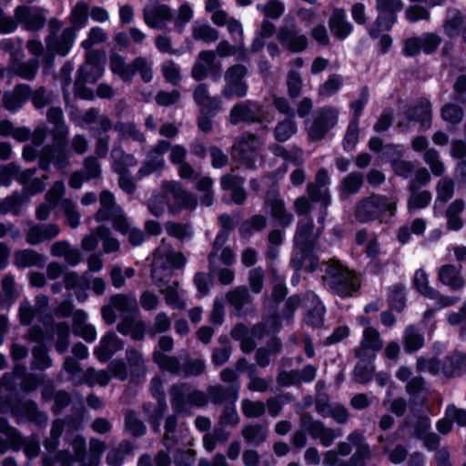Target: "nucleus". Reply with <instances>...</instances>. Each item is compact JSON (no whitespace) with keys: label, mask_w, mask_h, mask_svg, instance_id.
<instances>
[{"label":"nucleus","mask_w":466,"mask_h":466,"mask_svg":"<svg viewBox=\"0 0 466 466\" xmlns=\"http://www.w3.org/2000/svg\"><path fill=\"white\" fill-rule=\"evenodd\" d=\"M186 259L179 252H175L165 240L156 249L152 266V279L164 296L165 302L173 309L186 307L184 291L179 289L177 280L171 282L173 271L184 267Z\"/></svg>","instance_id":"obj_1"},{"label":"nucleus","mask_w":466,"mask_h":466,"mask_svg":"<svg viewBox=\"0 0 466 466\" xmlns=\"http://www.w3.org/2000/svg\"><path fill=\"white\" fill-rule=\"evenodd\" d=\"M47 120L54 125L52 131L53 145L46 146L41 149L39 166L42 169H48L51 164L57 169L66 168L69 164L70 154L65 148L68 128L65 124L62 109L60 107L49 108Z\"/></svg>","instance_id":"obj_2"},{"label":"nucleus","mask_w":466,"mask_h":466,"mask_svg":"<svg viewBox=\"0 0 466 466\" xmlns=\"http://www.w3.org/2000/svg\"><path fill=\"white\" fill-rule=\"evenodd\" d=\"M396 200L382 194L361 198L354 207V218L361 224L388 222L396 212Z\"/></svg>","instance_id":"obj_3"},{"label":"nucleus","mask_w":466,"mask_h":466,"mask_svg":"<svg viewBox=\"0 0 466 466\" xmlns=\"http://www.w3.org/2000/svg\"><path fill=\"white\" fill-rule=\"evenodd\" d=\"M313 221L310 218H304L298 222L294 237L296 255L290 260L292 267L296 270L299 269L308 259L311 260L309 264L310 270H314L317 267V263L311 257L315 251L316 242L321 234L323 226L318 228L316 233L313 232Z\"/></svg>","instance_id":"obj_4"},{"label":"nucleus","mask_w":466,"mask_h":466,"mask_svg":"<svg viewBox=\"0 0 466 466\" xmlns=\"http://www.w3.org/2000/svg\"><path fill=\"white\" fill-rule=\"evenodd\" d=\"M75 451V460L67 451H60L55 461L50 462L48 458H45L43 466H72L75 461H77L79 466H97L100 463L101 456L106 450V444L96 439L90 440L89 452L86 453V440L81 436H76L72 443Z\"/></svg>","instance_id":"obj_5"},{"label":"nucleus","mask_w":466,"mask_h":466,"mask_svg":"<svg viewBox=\"0 0 466 466\" xmlns=\"http://www.w3.org/2000/svg\"><path fill=\"white\" fill-rule=\"evenodd\" d=\"M104 72V62L98 52L88 51L86 63L79 68L78 76L74 89L76 96L83 99H93L94 94L90 88L85 87V83H95Z\"/></svg>","instance_id":"obj_6"},{"label":"nucleus","mask_w":466,"mask_h":466,"mask_svg":"<svg viewBox=\"0 0 466 466\" xmlns=\"http://www.w3.org/2000/svg\"><path fill=\"white\" fill-rule=\"evenodd\" d=\"M324 279L330 290L340 297L351 296L359 288L356 274L336 260L329 264Z\"/></svg>","instance_id":"obj_7"},{"label":"nucleus","mask_w":466,"mask_h":466,"mask_svg":"<svg viewBox=\"0 0 466 466\" xmlns=\"http://www.w3.org/2000/svg\"><path fill=\"white\" fill-rule=\"evenodd\" d=\"M417 370L419 371H428L431 374H442L447 378H453L461 375L466 370V356L454 352L449 355L442 365L436 359L427 360L420 357L417 360Z\"/></svg>","instance_id":"obj_8"},{"label":"nucleus","mask_w":466,"mask_h":466,"mask_svg":"<svg viewBox=\"0 0 466 466\" xmlns=\"http://www.w3.org/2000/svg\"><path fill=\"white\" fill-rule=\"evenodd\" d=\"M273 116L264 106L252 100H246L236 104L230 110L229 122L238 125L247 123H270Z\"/></svg>","instance_id":"obj_9"},{"label":"nucleus","mask_w":466,"mask_h":466,"mask_svg":"<svg viewBox=\"0 0 466 466\" xmlns=\"http://www.w3.org/2000/svg\"><path fill=\"white\" fill-rule=\"evenodd\" d=\"M171 404L176 412L186 411L188 406L203 407L208 403L204 391L193 389L189 384L179 383L170 389Z\"/></svg>","instance_id":"obj_10"},{"label":"nucleus","mask_w":466,"mask_h":466,"mask_svg":"<svg viewBox=\"0 0 466 466\" xmlns=\"http://www.w3.org/2000/svg\"><path fill=\"white\" fill-rule=\"evenodd\" d=\"M379 15L375 25L370 28V35L378 37L384 31H389L397 20V13L403 8L402 0H376Z\"/></svg>","instance_id":"obj_11"},{"label":"nucleus","mask_w":466,"mask_h":466,"mask_svg":"<svg viewBox=\"0 0 466 466\" xmlns=\"http://www.w3.org/2000/svg\"><path fill=\"white\" fill-rule=\"evenodd\" d=\"M98 222L112 220L113 228L116 231H125L127 229V217L122 208L115 203V198L112 193L104 190L100 194V208L95 215Z\"/></svg>","instance_id":"obj_12"},{"label":"nucleus","mask_w":466,"mask_h":466,"mask_svg":"<svg viewBox=\"0 0 466 466\" xmlns=\"http://www.w3.org/2000/svg\"><path fill=\"white\" fill-rule=\"evenodd\" d=\"M248 68L243 65H234L225 72V86L221 90V96L227 99L244 97L248 93V84L245 77Z\"/></svg>","instance_id":"obj_13"},{"label":"nucleus","mask_w":466,"mask_h":466,"mask_svg":"<svg viewBox=\"0 0 466 466\" xmlns=\"http://www.w3.org/2000/svg\"><path fill=\"white\" fill-rule=\"evenodd\" d=\"M161 189L172 199V203L168 205L172 212H177L181 209L192 211L197 208V197L193 193L184 189L179 182L163 181Z\"/></svg>","instance_id":"obj_14"},{"label":"nucleus","mask_w":466,"mask_h":466,"mask_svg":"<svg viewBox=\"0 0 466 466\" xmlns=\"http://www.w3.org/2000/svg\"><path fill=\"white\" fill-rule=\"evenodd\" d=\"M161 189L172 199V203L168 205L172 212H177L181 209L192 211L197 208V197L193 193L184 189L179 182L163 181Z\"/></svg>","instance_id":"obj_15"},{"label":"nucleus","mask_w":466,"mask_h":466,"mask_svg":"<svg viewBox=\"0 0 466 466\" xmlns=\"http://www.w3.org/2000/svg\"><path fill=\"white\" fill-rule=\"evenodd\" d=\"M339 119V109L333 106H326L317 110L311 123H307L306 127L310 139L320 140L327 132L336 126Z\"/></svg>","instance_id":"obj_16"},{"label":"nucleus","mask_w":466,"mask_h":466,"mask_svg":"<svg viewBox=\"0 0 466 466\" xmlns=\"http://www.w3.org/2000/svg\"><path fill=\"white\" fill-rule=\"evenodd\" d=\"M262 142L251 134H243L232 148V157L238 162L250 167L259 156Z\"/></svg>","instance_id":"obj_17"},{"label":"nucleus","mask_w":466,"mask_h":466,"mask_svg":"<svg viewBox=\"0 0 466 466\" xmlns=\"http://www.w3.org/2000/svg\"><path fill=\"white\" fill-rule=\"evenodd\" d=\"M300 427L313 439H319L324 447L330 446L335 439L342 436L340 430L326 427L321 421L315 420L309 413H304L300 417Z\"/></svg>","instance_id":"obj_18"},{"label":"nucleus","mask_w":466,"mask_h":466,"mask_svg":"<svg viewBox=\"0 0 466 466\" xmlns=\"http://www.w3.org/2000/svg\"><path fill=\"white\" fill-rule=\"evenodd\" d=\"M170 148V143L166 140H160L154 148L148 152L147 158L142 162L136 177L142 179L153 173L161 172L166 162L164 154Z\"/></svg>","instance_id":"obj_19"},{"label":"nucleus","mask_w":466,"mask_h":466,"mask_svg":"<svg viewBox=\"0 0 466 466\" xmlns=\"http://www.w3.org/2000/svg\"><path fill=\"white\" fill-rule=\"evenodd\" d=\"M277 38L281 46L291 53L303 52L309 45L307 35L300 33L295 25L280 26Z\"/></svg>","instance_id":"obj_20"},{"label":"nucleus","mask_w":466,"mask_h":466,"mask_svg":"<svg viewBox=\"0 0 466 466\" xmlns=\"http://www.w3.org/2000/svg\"><path fill=\"white\" fill-rule=\"evenodd\" d=\"M329 183L330 179L328 171L321 168L318 171L315 181L309 183L307 187L310 200L320 203L325 208H327L331 202L329 189Z\"/></svg>","instance_id":"obj_21"},{"label":"nucleus","mask_w":466,"mask_h":466,"mask_svg":"<svg viewBox=\"0 0 466 466\" xmlns=\"http://www.w3.org/2000/svg\"><path fill=\"white\" fill-rule=\"evenodd\" d=\"M145 23L151 28L164 29L172 20L171 9L166 5H148L143 10Z\"/></svg>","instance_id":"obj_22"},{"label":"nucleus","mask_w":466,"mask_h":466,"mask_svg":"<svg viewBox=\"0 0 466 466\" xmlns=\"http://www.w3.org/2000/svg\"><path fill=\"white\" fill-rule=\"evenodd\" d=\"M15 16L16 21L29 31L41 29L46 22L44 11L38 7L18 6L15 11Z\"/></svg>","instance_id":"obj_23"},{"label":"nucleus","mask_w":466,"mask_h":466,"mask_svg":"<svg viewBox=\"0 0 466 466\" xmlns=\"http://www.w3.org/2000/svg\"><path fill=\"white\" fill-rule=\"evenodd\" d=\"M264 209L282 227L293 221V216L287 211L283 199L272 192H268L265 198Z\"/></svg>","instance_id":"obj_24"},{"label":"nucleus","mask_w":466,"mask_h":466,"mask_svg":"<svg viewBox=\"0 0 466 466\" xmlns=\"http://www.w3.org/2000/svg\"><path fill=\"white\" fill-rule=\"evenodd\" d=\"M304 308L307 309L304 321L312 327H319L323 323L325 307L314 292L304 295Z\"/></svg>","instance_id":"obj_25"},{"label":"nucleus","mask_w":466,"mask_h":466,"mask_svg":"<svg viewBox=\"0 0 466 466\" xmlns=\"http://www.w3.org/2000/svg\"><path fill=\"white\" fill-rule=\"evenodd\" d=\"M462 267L451 264L442 265L438 270V279L451 290H461L466 286V279L461 273Z\"/></svg>","instance_id":"obj_26"},{"label":"nucleus","mask_w":466,"mask_h":466,"mask_svg":"<svg viewBox=\"0 0 466 466\" xmlns=\"http://www.w3.org/2000/svg\"><path fill=\"white\" fill-rule=\"evenodd\" d=\"M36 169L28 168L20 172L15 179L23 187V195L27 198L42 192L46 187V176L41 178L35 177Z\"/></svg>","instance_id":"obj_27"},{"label":"nucleus","mask_w":466,"mask_h":466,"mask_svg":"<svg viewBox=\"0 0 466 466\" xmlns=\"http://www.w3.org/2000/svg\"><path fill=\"white\" fill-rule=\"evenodd\" d=\"M59 233L60 228L55 223L46 225L31 223L26 231V242L29 245L35 246L55 238Z\"/></svg>","instance_id":"obj_28"},{"label":"nucleus","mask_w":466,"mask_h":466,"mask_svg":"<svg viewBox=\"0 0 466 466\" xmlns=\"http://www.w3.org/2000/svg\"><path fill=\"white\" fill-rule=\"evenodd\" d=\"M74 28H65L60 36L49 35L46 38V48L48 52L65 56L71 50L76 40Z\"/></svg>","instance_id":"obj_29"},{"label":"nucleus","mask_w":466,"mask_h":466,"mask_svg":"<svg viewBox=\"0 0 466 466\" xmlns=\"http://www.w3.org/2000/svg\"><path fill=\"white\" fill-rule=\"evenodd\" d=\"M124 342L116 334L108 332L104 335L98 346L95 349L94 354L100 362L107 361L115 353L121 350Z\"/></svg>","instance_id":"obj_30"},{"label":"nucleus","mask_w":466,"mask_h":466,"mask_svg":"<svg viewBox=\"0 0 466 466\" xmlns=\"http://www.w3.org/2000/svg\"><path fill=\"white\" fill-rule=\"evenodd\" d=\"M348 440L356 447V451L348 463L350 466H365L366 461L371 456V451L369 445L364 442L363 434L359 431H354L348 436Z\"/></svg>","instance_id":"obj_31"},{"label":"nucleus","mask_w":466,"mask_h":466,"mask_svg":"<svg viewBox=\"0 0 466 466\" xmlns=\"http://www.w3.org/2000/svg\"><path fill=\"white\" fill-rule=\"evenodd\" d=\"M65 185L62 181H56L52 187L46 192V199L48 204H41L35 211L36 218L39 220H46L49 218L51 208H55L59 199L65 194Z\"/></svg>","instance_id":"obj_32"},{"label":"nucleus","mask_w":466,"mask_h":466,"mask_svg":"<svg viewBox=\"0 0 466 466\" xmlns=\"http://www.w3.org/2000/svg\"><path fill=\"white\" fill-rule=\"evenodd\" d=\"M80 127L90 125V132L93 137H99L100 131L106 132L111 129L112 123L110 119L102 115H98L96 109L87 110L78 122Z\"/></svg>","instance_id":"obj_33"},{"label":"nucleus","mask_w":466,"mask_h":466,"mask_svg":"<svg viewBox=\"0 0 466 466\" xmlns=\"http://www.w3.org/2000/svg\"><path fill=\"white\" fill-rule=\"evenodd\" d=\"M31 89L25 84L17 85L14 90L5 92L3 96L4 106L6 110H19L29 98Z\"/></svg>","instance_id":"obj_34"},{"label":"nucleus","mask_w":466,"mask_h":466,"mask_svg":"<svg viewBox=\"0 0 466 466\" xmlns=\"http://www.w3.org/2000/svg\"><path fill=\"white\" fill-rule=\"evenodd\" d=\"M329 26L333 35L339 39H345L352 31V25L347 20L346 12L340 8L333 10Z\"/></svg>","instance_id":"obj_35"},{"label":"nucleus","mask_w":466,"mask_h":466,"mask_svg":"<svg viewBox=\"0 0 466 466\" xmlns=\"http://www.w3.org/2000/svg\"><path fill=\"white\" fill-rule=\"evenodd\" d=\"M215 53L213 51H201L195 61L191 70L192 77L200 81L205 79L208 73L214 68Z\"/></svg>","instance_id":"obj_36"},{"label":"nucleus","mask_w":466,"mask_h":466,"mask_svg":"<svg viewBox=\"0 0 466 466\" xmlns=\"http://www.w3.org/2000/svg\"><path fill=\"white\" fill-rule=\"evenodd\" d=\"M64 284L66 289L75 290L76 298L79 301L86 299L85 293L89 289V278L87 273L79 276L76 272H68L64 276Z\"/></svg>","instance_id":"obj_37"},{"label":"nucleus","mask_w":466,"mask_h":466,"mask_svg":"<svg viewBox=\"0 0 466 466\" xmlns=\"http://www.w3.org/2000/svg\"><path fill=\"white\" fill-rule=\"evenodd\" d=\"M316 411L324 418H332L337 423L343 424L349 418L348 410L339 403H324L318 400L315 405Z\"/></svg>","instance_id":"obj_38"},{"label":"nucleus","mask_w":466,"mask_h":466,"mask_svg":"<svg viewBox=\"0 0 466 466\" xmlns=\"http://www.w3.org/2000/svg\"><path fill=\"white\" fill-rule=\"evenodd\" d=\"M86 319L85 311L76 310L73 315V332L86 341L93 342L96 339V331L94 326L86 323Z\"/></svg>","instance_id":"obj_39"},{"label":"nucleus","mask_w":466,"mask_h":466,"mask_svg":"<svg viewBox=\"0 0 466 466\" xmlns=\"http://www.w3.org/2000/svg\"><path fill=\"white\" fill-rule=\"evenodd\" d=\"M111 304L119 311L123 319L137 316L138 313L137 302L134 294H117L111 298Z\"/></svg>","instance_id":"obj_40"},{"label":"nucleus","mask_w":466,"mask_h":466,"mask_svg":"<svg viewBox=\"0 0 466 466\" xmlns=\"http://www.w3.org/2000/svg\"><path fill=\"white\" fill-rule=\"evenodd\" d=\"M220 184L224 190L231 191V198L234 203L238 205L244 203L247 198V193L243 188V178L228 174L222 177Z\"/></svg>","instance_id":"obj_41"},{"label":"nucleus","mask_w":466,"mask_h":466,"mask_svg":"<svg viewBox=\"0 0 466 466\" xmlns=\"http://www.w3.org/2000/svg\"><path fill=\"white\" fill-rule=\"evenodd\" d=\"M365 254L370 259V268L374 273H379L388 264L385 253L375 238L369 239Z\"/></svg>","instance_id":"obj_42"},{"label":"nucleus","mask_w":466,"mask_h":466,"mask_svg":"<svg viewBox=\"0 0 466 466\" xmlns=\"http://www.w3.org/2000/svg\"><path fill=\"white\" fill-rule=\"evenodd\" d=\"M382 348V340L377 329L367 327L363 331V337L360 342V347L356 350V356L363 358L366 352L370 350L372 352L379 351Z\"/></svg>","instance_id":"obj_43"},{"label":"nucleus","mask_w":466,"mask_h":466,"mask_svg":"<svg viewBox=\"0 0 466 466\" xmlns=\"http://www.w3.org/2000/svg\"><path fill=\"white\" fill-rule=\"evenodd\" d=\"M150 390L153 397L157 400V407L156 409L155 420L153 423V429L155 431H159L160 420L166 410V396L163 390V382L158 378L156 377L151 380L150 382Z\"/></svg>","instance_id":"obj_44"},{"label":"nucleus","mask_w":466,"mask_h":466,"mask_svg":"<svg viewBox=\"0 0 466 466\" xmlns=\"http://www.w3.org/2000/svg\"><path fill=\"white\" fill-rule=\"evenodd\" d=\"M47 135V127L45 124L38 125L33 133H31V140L32 145H27L23 149V157L26 161H33L36 158V157L40 156V153L37 154V147H40Z\"/></svg>","instance_id":"obj_45"},{"label":"nucleus","mask_w":466,"mask_h":466,"mask_svg":"<svg viewBox=\"0 0 466 466\" xmlns=\"http://www.w3.org/2000/svg\"><path fill=\"white\" fill-rule=\"evenodd\" d=\"M136 317L123 319L117 325V330L123 335H129L133 339L139 340L144 337L146 325L143 320L137 319Z\"/></svg>","instance_id":"obj_46"},{"label":"nucleus","mask_w":466,"mask_h":466,"mask_svg":"<svg viewBox=\"0 0 466 466\" xmlns=\"http://www.w3.org/2000/svg\"><path fill=\"white\" fill-rule=\"evenodd\" d=\"M39 67L38 60L35 58L30 59L26 62L17 63L12 61L8 67V73L12 76H18L26 80L35 78Z\"/></svg>","instance_id":"obj_47"},{"label":"nucleus","mask_w":466,"mask_h":466,"mask_svg":"<svg viewBox=\"0 0 466 466\" xmlns=\"http://www.w3.org/2000/svg\"><path fill=\"white\" fill-rule=\"evenodd\" d=\"M363 185V175L360 172H351L345 176L339 184V196L348 198L357 194Z\"/></svg>","instance_id":"obj_48"},{"label":"nucleus","mask_w":466,"mask_h":466,"mask_svg":"<svg viewBox=\"0 0 466 466\" xmlns=\"http://www.w3.org/2000/svg\"><path fill=\"white\" fill-rule=\"evenodd\" d=\"M109 62V67L113 74L119 76L126 82L132 80L134 76L133 61L127 64L123 56L113 54L110 56Z\"/></svg>","instance_id":"obj_49"},{"label":"nucleus","mask_w":466,"mask_h":466,"mask_svg":"<svg viewBox=\"0 0 466 466\" xmlns=\"http://www.w3.org/2000/svg\"><path fill=\"white\" fill-rule=\"evenodd\" d=\"M465 203L462 199H455L451 202L447 210V227L451 230H460L463 227V220L461 218V214L463 212Z\"/></svg>","instance_id":"obj_50"},{"label":"nucleus","mask_w":466,"mask_h":466,"mask_svg":"<svg viewBox=\"0 0 466 466\" xmlns=\"http://www.w3.org/2000/svg\"><path fill=\"white\" fill-rule=\"evenodd\" d=\"M226 297L238 316H241L244 306L251 302V296L246 287H237L228 292Z\"/></svg>","instance_id":"obj_51"},{"label":"nucleus","mask_w":466,"mask_h":466,"mask_svg":"<svg viewBox=\"0 0 466 466\" xmlns=\"http://www.w3.org/2000/svg\"><path fill=\"white\" fill-rule=\"evenodd\" d=\"M43 257L33 249H22L15 253V265L17 268L42 267Z\"/></svg>","instance_id":"obj_52"},{"label":"nucleus","mask_w":466,"mask_h":466,"mask_svg":"<svg viewBox=\"0 0 466 466\" xmlns=\"http://www.w3.org/2000/svg\"><path fill=\"white\" fill-rule=\"evenodd\" d=\"M111 157L113 158V168L117 174L127 173L129 167L137 164L135 156L124 153L121 148H113Z\"/></svg>","instance_id":"obj_53"},{"label":"nucleus","mask_w":466,"mask_h":466,"mask_svg":"<svg viewBox=\"0 0 466 466\" xmlns=\"http://www.w3.org/2000/svg\"><path fill=\"white\" fill-rule=\"evenodd\" d=\"M236 369L238 370H242L247 369L248 376L250 380L248 383V390L252 391H259L264 392L268 389V382L266 380L259 378L256 375L255 367L253 365H247V361L245 359H240L237 364Z\"/></svg>","instance_id":"obj_54"},{"label":"nucleus","mask_w":466,"mask_h":466,"mask_svg":"<svg viewBox=\"0 0 466 466\" xmlns=\"http://www.w3.org/2000/svg\"><path fill=\"white\" fill-rule=\"evenodd\" d=\"M192 36L197 41L212 43L218 39V32L206 22L195 21L192 25Z\"/></svg>","instance_id":"obj_55"},{"label":"nucleus","mask_w":466,"mask_h":466,"mask_svg":"<svg viewBox=\"0 0 466 466\" xmlns=\"http://www.w3.org/2000/svg\"><path fill=\"white\" fill-rule=\"evenodd\" d=\"M409 116L420 122L423 128L429 127L431 119L430 101L426 98L420 99L418 104L409 112Z\"/></svg>","instance_id":"obj_56"},{"label":"nucleus","mask_w":466,"mask_h":466,"mask_svg":"<svg viewBox=\"0 0 466 466\" xmlns=\"http://www.w3.org/2000/svg\"><path fill=\"white\" fill-rule=\"evenodd\" d=\"M412 284L416 290L423 297L427 299L437 298L438 291L429 285L428 276L422 268L415 271Z\"/></svg>","instance_id":"obj_57"},{"label":"nucleus","mask_w":466,"mask_h":466,"mask_svg":"<svg viewBox=\"0 0 466 466\" xmlns=\"http://www.w3.org/2000/svg\"><path fill=\"white\" fill-rule=\"evenodd\" d=\"M455 184L452 178L444 177L441 178L436 186L437 197L434 204V210H436L439 204L447 203L454 194Z\"/></svg>","instance_id":"obj_58"},{"label":"nucleus","mask_w":466,"mask_h":466,"mask_svg":"<svg viewBox=\"0 0 466 466\" xmlns=\"http://www.w3.org/2000/svg\"><path fill=\"white\" fill-rule=\"evenodd\" d=\"M27 200L28 198L25 196L15 192L0 203V213L4 215L7 213L18 215Z\"/></svg>","instance_id":"obj_59"},{"label":"nucleus","mask_w":466,"mask_h":466,"mask_svg":"<svg viewBox=\"0 0 466 466\" xmlns=\"http://www.w3.org/2000/svg\"><path fill=\"white\" fill-rule=\"evenodd\" d=\"M88 9V5L83 1L77 2L72 8L69 15V20L71 23V26L69 28H74L75 33L86 26L87 22Z\"/></svg>","instance_id":"obj_60"},{"label":"nucleus","mask_w":466,"mask_h":466,"mask_svg":"<svg viewBox=\"0 0 466 466\" xmlns=\"http://www.w3.org/2000/svg\"><path fill=\"white\" fill-rule=\"evenodd\" d=\"M462 23L463 17L461 13L457 9H449L447 12V18L443 25L445 34L449 37L458 35Z\"/></svg>","instance_id":"obj_61"},{"label":"nucleus","mask_w":466,"mask_h":466,"mask_svg":"<svg viewBox=\"0 0 466 466\" xmlns=\"http://www.w3.org/2000/svg\"><path fill=\"white\" fill-rule=\"evenodd\" d=\"M96 235L102 243V248L105 253L109 254L116 252L119 249L120 243L113 237L112 232L108 228L105 226L97 227Z\"/></svg>","instance_id":"obj_62"},{"label":"nucleus","mask_w":466,"mask_h":466,"mask_svg":"<svg viewBox=\"0 0 466 466\" xmlns=\"http://www.w3.org/2000/svg\"><path fill=\"white\" fill-rule=\"evenodd\" d=\"M403 342L406 351L414 352L422 348L424 338L413 326H409L404 331Z\"/></svg>","instance_id":"obj_63"},{"label":"nucleus","mask_w":466,"mask_h":466,"mask_svg":"<svg viewBox=\"0 0 466 466\" xmlns=\"http://www.w3.org/2000/svg\"><path fill=\"white\" fill-rule=\"evenodd\" d=\"M231 336L234 339L240 341L241 350L245 353L253 350L256 344L249 336L248 329L244 324H238L231 331Z\"/></svg>","instance_id":"obj_64"}]
</instances>
